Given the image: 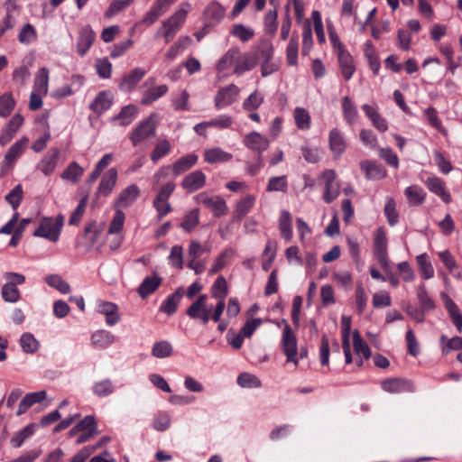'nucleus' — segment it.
I'll return each instance as SVG.
<instances>
[{
	"instance_id": "f257e3e1",
	"label": "nucleus",
	"mask_w": 462,
	"mask_h": 462,
	"mask_svg": "<svg viewBox=\"0 0 462 462\" xmlns=\"http://www.w3.org/2000/svg\"><path fill=\"white\" fill-rule=\"evenodd\" d=\"M158 115L156 113H152L147 118L139 122L129 134V139L133 146L148 145L150 140L156 135Z\"/></svg>"
},
{
	"instance_id": "f03ea898",
	"label": "nucleus",
	"mask_w": 462,
	"mask_h": 462,
	"mask_svg": "<svg viewBox=\"0 0 462 462\" xmlns=\"http://www.w3.org/2000/svg\"><path fill=\"white\" fill-rule=\"evenodd\" d=\"M212 298L217 300L213 310L212 319L214 322H219L226 307V298L228 295V286L226 278L219 275L210 289Z\"/></svg>"
},
{
	"instance_id": "7ed1b4c3",
	"label": "nucleus",
	"mask_w": 462,
	"mask_h": 462,
	"mask_svg": "<svg viewBox=\"0 0 462 462\" xmlns=\"http://www.w3.org/2000/svg\"><path fill=\"white\" fill-rule=\"evenodd\" d=\"M198 161V156L196 154H188L185 155L179 160H177L172 168L170 166L162 167L153 176V179L156 183H159L161 180L166 179L171 171H173L174 176H178L188 170H189Z\"/></svg>"
},
{
	"instance_id": "20e7f679",
	"label": "nucleus",
	"mask_w": 462,
	"mask_h": 462,
	"mask_svg": "<svg viewBox=\"0 0 462 462\" xmlns=\"http://www.w3.org/2000/svg\"><path fill=\"white\" fill-rule=\"evenodd\" d=\"M208 295L200 294L199 298L188 308L187 315L200 324L206 325L212 319L213 308L207 304Z\"/></svg>"
},
{
	"instance_id": "39448f33",
	"label": "nucleus",
	"mask_w": 462,
	"mask_h": 462,
	"mask_svg": "<svg viewBox=\"0 0 462 462\" xmlns=\"http://www.w3.org/2000/svg\"><path fill=\"white\" fill-rule=\"evenodd\" d=\"M284 324V328L282 331V352L286 356L287 362H291L295 366L299 364V359L297 357L298 354V346H297V337L291 330V326L287 323L285 319L282 320Z\"/></svg>"
},
{
	"instance_id": "423d86ee",
	"label": "nucleus",
	"mask_w": 462,
	"mask_h": 462,
	"mask_svg": "<svg viewBox=\"0 0 462 462\" xmlns=\"http://www.w3.org/2000/svg\"><path fill=\"white\" fill-rule=\"evenodd\" d=\"M97 434V423L94 417L90 415L86 416L69 431L70 436L78 435L75 440L77 444L87 442Z\"/></svg>"
},
{
	"instance_id": "0eeeda50",
	"label": "nucleus",
	"mask_w": 462,
	"mask_h": 462,
	"mask_svg": "<svg viewBox=\"0 0 462 462\" xmlns=\"http://www.w3.org/2000/svg\"><path fill=\"white\" fill-rule=\"evenodd\" d=\"M29 143V139L25 136L20 138L16 141L7 151L5 155L4 161L1 164V175H5L7 171H9L17 159L23 153L25 148L27 147Z\"/></svg>"
},
{
	"instance_id": "6e6552de",
	"label": "nucleus",
	"mask_w": 462,
	"mask_h": 462,
	"mask_svg": "<svg viewBox=\"0 0 462 462\" xmlns=\"http://www.w3.org/2000/svg\"><path fill=\"white\" fill-rule=\"evenodd\" d=\"M240 94V88L235 84H230L220 88L215 96L214 104L217 110L225 108L235 103Z\"/></svg>"
},
{
	"instance_id": "1a4fd4ad",
	"label": "nucleus",
	"mask_w": 462,
	"mask_h": 462,
	"mask_svg": "<svg viewBox=\"0 0 462 462\" xmlns=\"http://www.w3.org/2000/svg\"><path fill=\"white\" fill-rule=\"evenodd\" d=\"M374 248L378 263L382 267L386 268L388 266L387 237L383 227L376 230Z\"/></svg>"
},
{
	"instance_id": "9d476101",
	"label": "nucleus",
	"mask_w": 462,
	"mask_h": 462,
	"mask_svg": "<svg viewBox=\"0 0 462 462\" xmlns=\"http://www.w3.org/2000/svg\"><path fill=\"white\" fill-rule=\"evenodd\" d=\"M140 195V189L137 185L131 184L121 190L114 202L115 209L129 208L137 199Z\"/></svg>"
},
{
	"instance_id": "9b49d317",
	"label": "nucleus",
	"mask_w": 462,
	"mask_h": 462,
	"mask_svg": "<svg viewBox=\"0 0 462 462\" xmlns=\"http://www.w3.org/2000/svg\"><path fill=\"white\" fill-rule=\"evenodd\" d=\"M244 144L250 150L257 152V156H263V152L269 147L270 142L262 134L253 131L244 137Z\"/></svg>"
},
{
	"instance_id": "f8f14e48",
	"label": "nucleus",
	"mask_w": 462,
	"mask_h": 462,
	"mask_svg": "<svg viewBox=\"0 0 462 462\" xmlns=\"http://www.w3.org/2000/svg\"><path fill=\"white\" fill-rule=\"evenodd\" d=\"M24 118L20 114H15L5 125L0 133V145H6L23 126Z\"/></svg>"
},
{
	"instance_id": "ddd939ff",
	"label": "nucleus",
	"mask_w": 462,
	"mask_h": 462,
	"mask_svg": "<svg viewBox=\"0 0 462 462\" xmlns=\"http://www.w3.org/2000/svg\"><path fill=\"white\" fill-rule=\"evenodd\" d=\"M33 236L47 238L51 241L58 240V218L44 217L41 220L39 227Z\"/></svg>"
},
{
	"instance_id": "4468645a",
	"label": "nucleus",
	"mask_w": 462,
	"mask_h": 462,
	"mask_svg": "<svg viewBox=\"0 0 462 462\" xmlns=\"http://www.w3.org/2000/svg\"><path fill=\"white\" fill-rule=\"evenodd\" d=\"M382 389L389 393L413 392L414 386L411 381L401 378H391L381 383Z\"/></svg>"
},
{
	"instance_id": "2eb2a0df",
	"label": "nucleus",
	"mask_w": 462,
	"mask_h": 462,
	"mask_svg": "<svg viewBox=\"0 0 462 462\" xmlns=\"http://www.w3.org/2000/svg\"><path fill=\"white\" fill-rule=\"evenodd\" d=\"M258 61L256 53L245 52L243 55L238 54L236 66L233 69V73L241 76L246 71L253 69Z\"/></svg>"
},
{
	"instance_id": "dca6fc26",
	"label": "nucleus",
	"mask_w": 462,
	"mask_h": 462,
	"mask_svg": "<svg viewBox=\"0 0 462 462\" xmlns=\"http://www.w3.org/2000/svg\"><path fill=\"white\" fill-rule=\"evenodd\" d=\"M322 179L325 180L323 199L327 203H330L339 195V189L334 183L336 172L333 170H327L322 173Z\"/></svg>"
},
{
	"instance_id": "f3484780",
	"label": "nucleus",
	"mask_w": 462,
	"mask_h": 462,
	"mask_svg": "<svg viewBox=\"0 0 462 462\" xmlns=\"http://www.w3.org/2000/svg\"><path fill=\"white\" fill-rule=\"evenodd\" d=\"M116 181L117 171L115 168H111L102 176L96 194L97 196H108L113 191Z\"/></svg>"
},
{
	"instance_id": "a211bd4d",
	"label": "nucleus",
	"mask_w": 462,
	"mask_h": 462,
	"mask_svg": "<svg viewBox=\"0 0 462 462\" xmlns=\"http://www.w3.org/2000/svg\"><path fill=\"white\" fill-rule=\"evenodd\" d=\"M426 187L435 195L439 196L445 203H450L452 199L447 190L444 181L438 177H429L425 181Z\"/></svg>"
},
{
	"instance_id": "6ab92c4d",
	"label": "nucleus",
	"mask_w": 462,
	"mask_h": 462,
	"mask_svg": "<svg viewBox=\"0 0 462 462\" xmlns=\"http://www.w3.org/2000/svg\"><path fill=\"white\" fill-rule=\"evenodd\" d=\"M47 397L46 391H39L35 393H27L20 402L16 415L20 416L25 413L29 408L36 403H40Z\"/></svg>"
},
{
	"instance_id": "aec40b11",
	"label": "nucleus",
	"mask_w": 462,
	"mask_h": 462,
	"mask_svg": "<svg viewBox=\"0 0 462 462\" xmlns=\"http://www.w3.org/2000/svg\"><path fill=\"white\" fill-rule=\"evenodd\" d=\"M337 60L344 79L346 80H349L356 71V65L353 57L345 50L340 51V52L337 53Z\"/></svg>"
},
{
	"instance_id": "412c9836",
	"label": "nucleus",
	"mask_w": 462,
	"mask_h": 462,
	"mask_svg": "<svg viewBox=\"0 0 462 462\" xmlns=\"http://www.w3.org/2000/svg\"><path fill=\"white\" fill-rule=\"evenodd\" d=\"M58 164V149L51 148L49 152L39 162L36 168L48 176L54 172Z\"/></svg>"
},
{
	"instance_id": "4be33fe9",
	"label": "nucleus",
	"mask_w": 462,
	"mask_h": 462,
	"mask_svg": "<svg viewBox=\"0 0 462 462\" xmlns=\"http://www.w3.org/2000/svg\"><path fill=\"white\" fill-rule=\"evenodd\" d=\"M97 311L106 316V322L108 326H114L120 320L118 308L115 303L109 301H99Z\"/></svg>"
},
{
	"instance_id": "5701e85b",
	"label": "nucleus",
	"mask_w": 462,
	"mask_h": 462,
	"mask_svg": "<svg viewBox=\"0 0 462 462\" xmlns=\"http://www.w3.org/2000/svg\"><path fill=\"white\" fill-rule=\"evenodd\" d=\"M145 73L146 71L141 68L134 69L123 78L119 85L120 89L124 92L132 91L138 82L144 77Z\"/></svg>"
},
{
	"instance_id": "b1692460",
	"label": "nucleus",
	"mask_w": 462,
	"mask_h": 462,
	"mask_svg": "<svg viewBox=\"0 0 462 462\" xmlns=\"http://www.w3.org/2000/svg\"><path fill=\"white\" fill-rule=\"evenodd\" d=\"M95 37V32L89 25H86L81 29L77 45V51L79 55L83 56L87 53L92 46Z\"/></svg>"
},
{
	"instance_id": "393cba45",
	"label": "nucleus",
	"mask_w": 462,
	"mask_h": 462,
	"mask_svg": "<svg viewBox=\"0 0 462 462\" xmlns=\"http://www.w3.org/2000/svg\"><path fill=\"white\" fill-rule=\"evenodd\" d=\"M205 182V174L200 171H195L183 179L181 185L189 192H194L202 188Z\"/></svg>"
},
{
	"instance_id": "a878e982",
	"label": "nucleus",
	"mask_w": 462,
	"mask_h": 462,
	"mask_svg": "<svg viewBox=\"0 0 462 462\" xmlns=\"http://www.w3.org/2000/svg\"><path fill=\"white\" fill-rule=\"evenodd\" d=\"M360 168L369 180H380L386 176V170L373 161H362Z\"/></svg>"
},
{
	"instance_id": "bb28decb",
	"label": "nucleus",
	"mask_w": 462,
	"mask_h": 462,
	"mask_svg": "<svg viewBox=\"0 0 462 462\" xmlns=\"http://www.w3.org/2000/svg\"><path fill=\"white\" fill-rule=\"evenodd\" d=\"M162 279L158 274H152L143 279L138 287V293L143 299L153 293L162 284Z\"/></svg>"
},
{
	"instance_id": "cd10ccee",
	"label": "nucleus",
	"mask_w": 462,
	"mask_h": 462,
	"mask_svg": "<svg viewBox=\"0 0 462 462\" xmlns=\"http://www.w3.org/2000/svg\"><path fill=\"white\" fill-rule=\"evenodd\" d=\"M328 143L335 157H339L346 148V143L342 134L336 128L329 132Z\"/></svg>"
},
{
	"instance_id": "c85d7f7f",
	"label": "nucleus",
	"mask_w": 462,
	"mask_h": 462,
	"mask_svg": "<svg viewBox=\"0 0 462 462\" xmlns=\"http://www.w3.org/2000/svg\"><path fill=\"white\" fill-rule=\"evenodd\" d=\"M112 101L113 97L109 92L101 91L91 103L90 109L96 114L100 115L109 109L112 105Z\"/></svg>"
},
{
	"instance_id": "c756f323",
	"label": "nucleus",
	"mask_w": 462,
	"mask_h": 462,
	"mask_svg": "<svg viewBox=\"0 0 462 462\" xmlns=\"http://www.w3.org/2000/svg\"><path fill=\"white\" fill-rule=\"evenodd\" d=\"M239 49H229L218 60L216 69L218 72H224L232 67L236 66L238 58Z\"/></svg>"
},
{
	"instance_id": "7c9ffc66",
	"label": "nucleus",
	"mask_w": 462,
	"mask_h": 462,
	"mask_svg": "<svg viewBox=\"0 0 462 462\" xmlns=\"http://www.w3.org/2000/svg\"><path fill=\"white\" fill-rule=\"evenodd\" d=\"M255 199V196L249 194L239 200L234 211V220L240 221L247 213H249L254 205Z\"/></svg>"
},
{
	"instance_id": "2f4dec72",
	"label": "nucleus",
	"mask_w": 462,
	"mask_h": 462,
	"mask_svg": "<svg viewBox=\"0 0 462 462\" xmlns=\"http://www.w3.org/2000/svg\"><path fill=\"white\" fill-rule=\"evenodd\" d=\"M233 155L221 148L215 147L204 152V159L208 163L226 162L231 161Z\"/></svg>"
},
{
	"instance_id": "473e14b6",
	"label": "nucleus",
	"mask_w": 462,
	"mask_h": 462,
	"mask_svg": "<svg viewBox=\"0 0 462 462\" xmlns=\"http://www.w3.org/2000/svg\"><path fill=\"white\" fill-rule=\"evenodd\" d=\"M84 173V169L79 166L76 162H72L69 166L62 171L60 178L71 184H76L80 180Z\"/></svg>"
},
{
	"instance_id": "72a5a7b5",
	"label": "nucleus",
	"mask_w": 462,
	"mask_h": 462,
	"mask_svg": "<svg viewBox=\"0 0 462 462\" xmlns=\"http://www.w3.org/2000/svg\"><path fill=\"white\" fill-rule=\"evenodd\" d=\"M191 38L189 36H181L174 42L165 53V59L168 60H175L182 51H184L190 44Z\"/></svg>"
},
{
	"instance_id": "f704fd0d",
	"label": "nucleus",
	"mask_w": 462,
	"mask_h": 462,
	"mask_svg": "<svg viewBox=\"0 0 462 462\" xmlns=\"http://www.w3.org/2000/svg\"><path fill=\"white\" fill-rule=\"evenodd\" d=\"M36 425L30 423L14 434L10 443L14 448H20L35 432Z\"/></svg>"
},
{
	"instance_id": "c9c22d12",
	"label": "nucleus",
	"mask_w": 462,
	"mask_h": 462,
	"mask_svg": "<svg viewBox=\"0 0 462 462\" xmlns=\"http://www.w3.org/2000/svg\"><path fill=\"white\" fill-rule=\"evenodd\" d=\"M201 202L210 208L216 217H221L227 213L228 208L226 201L219 198H204Z\"/></svg>"
},
{
	"instance_id": "e433bc0d",
	"label": "nucleus",
	"mask_w": 462,
	"mask_h": 462,
	"mask_svg": "<svg viewBox=\"0 0 462 462\" xmlns=\"http://www.w3.org/2000/svg\"><path fill=\"white\" fill-rule=\"evenodd\" d=\"M404 194L411 206H419L423 203L426 193L422 188L417 185L409 186L405 189Z\"/></svg>"
},
{
	"instance_id": "4c0bfd02",
	"label": "nucleus",
	"mask_w": 462,
	"mask_h": 462,
	"mask_svg": "<svg viewBox=\"0 0 462 462\" xmlns=\"http://www.w3.org/2000/svg\"><path fill=\"white\" fill-rule=\"evenodd\" d=\"M279 229L282 236L290 242L292 238L291 215L287 210H282L279 218Z\"/></svg>"
},
{
	"instance_id": "58836bf2",
	"label": "nucleus",
	"mask_w": 462,
	"mask_h": 462,
	"mask_svg": "<svg viewBox=\"0 0 462 462\" xmlns=\"http://www.w3.org/2000/svg\"><path fill=\"white\" fill-rule=\"evenodd\" d=\"M299 36L293 32L286 49V60L289 66H296L298 63Z\"/></svg>"
},
{
	"instance_id": "ea45409f",
	"label": "nucleus",
	"mask_w": 462,
	"mask_h": 462,
	"mask_svg": "<svg viewBox=\"0 0 462 462\" xmlns=\"http://www.w3.org/2000/svg\"><path fill=\"white\" fill-rule=\"evenodd\" d=\"M92 344L97 348H106L115 341V336L106 330H97L91 337Z\"/></svg>"
},
{
	"instance_id": "a19ab883",
	"label": "nucleus",
	"mask_w": 462,
	"mask_h": 462,
	"mask_svg": "<svg viewBox=\"0 0 462 462\" xmlns=\"http://www.w3.org/2000/svg\"><path fill=\"white\" fill-rule=\"evenodd\" d=\"M342 111L345 120L349 125H354L356 123L358 119V112L356 106L347 96L342 98Z\"/></svg>"
},
{
	"instance_id": "79ce46f5",
	"label": "nucleus",
	"mask_w": 462,
	"mask_h": 462,
	"mask_svg": "<svg viewBox=\"0 0 462 462\" xmlns=\"http://www.w3.org/2000/svg\"><path fill=\"white\" fill-rule=\"evenodd\" d=\"M190 10L191 5L189 2H182L178 6L177 10L168 19L181 28Z\"/></svg>"
},
{
	"instance_id": "37998d69",
	"label": "nucleus",
	"mask_w": 462,
	"mask_h": 462,
	"mask_svg": "<svg viewBox=\"0 0 462 462\" xmlns=\"http://www.w3.org/2000/svg\"><path fill=\"white\" fill-rule=\"evenodd\" d=\"M182 289L180 288L174 293L169 296L166 299V300L162 304L160 308L161 311L168 315H172L176 311L177 307L182 298Z\"/></svg>"
},
{
	"instance_id": "c03bdc74",
	"label": "nucleus",
	"mask_w": 462,
	"mask_h": 462,
	"mask_svg": "<svg viewBox=\"0 0 462 462\" xmlns=\"http://www.w3.org/2000/svg\"><path fill=\"white\" fill-rule=\"evenodd\" d=\"M364 55L367 60L370 69L374 74H377L380 69V62L376 54V51L370 41L365 43Z\"/></svg>"
},
{
	"instance_id": "a18cd8bd",
	"label": "nucleus",
	"mask_w": 462,
	"mask_h": 462,
	"mask_svg": "<svg viewBox=\"0 0 462 462\" xmlns=\"http://www.w3.org/2000/svg\"><path fill=\"white\" fill-rule=\"evenodd\" d=\"M49 71L46 68H42L35 75L33 83V91L41 94L48 93Z\"/></svg>"
},
{
	"instance_id": "49530a36",
	"label": "nucleus",
	"mask_w": 462,
	"mask_h": 462,
	"mask_svg": "<svg viewBox=\"0 0 462 462\" xmlns=\"http://www.w3.org/2000/svg\"><path fill=\"white\" fill-rule=\"evenodd\" d=\"M180 30V28L179 26L167 19L162 23L161 28L157 31L156 36H162L165 42L168 43L173 40Z\"/></svg>"
},
{
	"instance_id": "de8ad7c7",
	"label": "nucleus",
	"mask_w": 462,
	"mask_h": 462,
	"mask_svg": "<svg viewBox=\"0 0 462 462\" xmlns=\"http://www.w3.org/2000/svg\"><path fill=\"white\" fill-rule=\"evenodd\" d=\"M168 92L166 85H159L149 88L143 97L142 98L143 105H150L160 97H163Z\"/></svg>"
},
{
	"instance_id": "09e8293b",
	"label": "nucleus",
	"mask_w": 462,
	"mask_h": 462,
	"mask_svg": "<svg viewBox=\"0 0 462 462\" xmlns=\"http://www.w3.org/2000/svg\"><path fill=\"white\" fill-rule=\"evenodd\" d=\"M273 51L274 49L272 42L268 40H262L259 42L254 53L257 54L258 60L260 59L262 62H265L273 60Z\"/></svg>"
},
{
	"instance_id": "8fccbe9b",
	"label": "nucleus",
	"mask_w": 462,
	"mask_h": 462,
	"mask_svg": "<svg viewBox=\"0 0 462 462\" xmlns=\"http://www.w3.org/2000/svg\"><path fill=\"white\" fill-rule=\"evenodd\" d=\"M165 11L166 10L155 1L149 11L144 14L140 23L150 26L153 24Z\"/></svg>"
},
{
	"instance_id": "3c124183",
	"label": "nucleus",
	"mask_w": 462,
	"mask_h": 462,
	"mask_svg": "<svg viewBox=\"0 0 462 462\" xmlns=\"http://www.w3.org/2000/svg\"><path fill=\"white\" fill-rule=\"evenodd\" d=\"M137 114V107L134 105L124 106L117 116H114V121H118L120 125H129Z\"/></svg>"
},
{
	"instance_id": "603ef678",
	"label": "nucleus",
	"mask_w": 462,
	"mask_h": 462,
	"mask_svg": "<svg viewBox=\"0 0 462 462\" xmlns=\"http://www.w3.org/2000/svg\"><path fill=\"white\" fill-rule=\"evenodd\" d=\"M15 100L10 92L4 93L0 96V117H7L15 106Z\"/></svg>"
},
{
	"instance_id": "864d4df0",
	"label": "nucleus",
	"mask_w": 462,
	"mask_h": 462,
	"mask_svg": "<svg viewBox=\"0 0 462 462\" xmlns=\"http://www.w3.org/2000/svg\"><path fill=\"white\" fill-rule=\"evenodd\" d=\"M295 124L300 130H309L310 128V113L302 107H296L293 112Z\"/></svg>"
},
{
	"instance_id": "5fc2aeb1",
	"label": "nucleus",
	"mask_w": 462,
	"mask_h": 462,
	"mask_svg": "<svg viewBox=\"0 0 462 462\" xmlns=\"http://www.w3.org/2000/svg\"><path fill=\"white\" fill-rule=\"evenodd\" d=\"M225 12V8L219 3L212 2L207 6L205 15L213 23H219L223 19Z\"/></svg>"
},
{
	"instance_id": "6e6d98bb",
	"label": "nucleus",
	"mask_w": 462,
	"mask_h": 462,
	"mask_svg": "<svg viewBox=\"0 0 462 462\" xmlns=\"http://www.w3.org/2000/svg\"><path fill=\"white\" fill-rule=\"evenodd\" d=\"M172 353V346L166 340L156 342L152 348V355L156 358H166L171 356Z\"/></svg>"
},
{
	"instance_id": "4d7b16f0",
	"label": "nucleus",
	"mask_w": 462,
	"mask_h": 462,
	"mask_svg": "<svg viewBox=\"0 0 462 462\" xmlns=\"http://www.w3.org/2000/svg\"><path fill=\"white\" fill-rule=\"evenodd\" d=\"M230 33L243 42L250 41L254 36V31L251 27L245 26L241 23L234 24Z\"/></svg>"
},
{
	"instance_id": "13d9d810",
	"label": "nucleus",
	"mask_w": 462,
	"mask_h": 462,
	"mask_svg": "<svg viewBox=\"0 0 462 462\" xmlns=\"http://www.w3.org/2000/svg\"><path fill=\"white\" fill-rule=\"evenodd\" d=\"M417 264L421 276L428 280L434 276V269L431 263L429 261L427 254H421L416 257Z\"/></svg>"
},
{
	"instance_id": "bf43d9fd",
	"label": "nucleus",
	"mask_w": 462,
	"mask_h": 462,
	"mask_svg": "<svg viewBox=\"0 0 462 462\" xmlns=\"http://www.w3.org/2000/svg\"><path fill=\"white\" fill-rule=\"evenodd\" d=\"M353 346L356 355H363L365 359L371 356V351L366 342L361 337L359 332L355 330L353 333Z\"/></svg>"
},
{
	"instance_id": "052dcab7",
	"label": "nucleus",
	"mask_w": 462,
	"mask_h": 462,
	"mask_svg": "<svg viewBox=\"0 0 462 462\" xmlns=\"http://www.w3.org/2000/svg\"><path fill=\"white\" fill-rule=\"evenodd\" d=\"M384 215L387 218L388 224L391 226H395L399 221V214L396 210V202L393 198H387L383 208Z\"/></svg>"
},
{
	"instance_id": "680f3d73",
	"label": "nucleus",
	"mask_w": 462,
	"mask_h": 462,
	"mask_svg": "<svg viewBox=\"0 0 462 462\" xmlns=\"http://www.w3.org/2000/svg\"><path fill=\"white\" fill-rule=\"evenodd\" d=\"M20 346L23 352L32 354L38 350L39 342L32 334L26 332L20 337Z\"/></svg>"
},
{
	"instance_id": "e2e57ef3",
	"label": "nucleus",
	"mask_w": 462,
	"mask_h": 462,
	"mask_svg": "<svg viewBox=\"0 0 462 462\" xmlns=\"http://www.w3.org/2000/svg\"><path fill=\"white\" fill-rule=\"evenodd\" d=\"M263 95L261 92L255 90L244 100L242 106L245 111H254L261 106V105L263 103Z\"/></svg>"
},
{
	"instance_id": "0e129e2a",
	"label": "nucleus",
	"mask_w": 462,
	"mask_h": 462,
	"mask_svg": "<svg viewBox=\"0 0 462 462\" xmlns=\"http://www.w3.org/2000/svg\"><path fill=\"white\" fill-rule=\"evenodd\" d=\"M17 37L21 43L27 45L36 41L37 32L31 23H26L20 30Z\"/></svg>"
},
{
	"instance_id": "69168bd1",
	"label": "nucleus",
	"mask_w": 462,
	"mask_h": 462,
	"mask_svg": "<svg viewBox=\"0 0 462 462\" xmlns=\"http://www.w3.org/2000/svg\"><path fill=\"white\" fill-rule=\"evenodd\" d=\"M1 296L5 301L14 303L20 300L21 294L17 287L11 283H5L1 290Z\"/></svg>"
},
{
	"instance_id": "338daca9",
	"label": "nucleus",
	"mask_w": 462,
	"mask_h": 462,
	"mask_svg": "<svg viewBox=\"0 0 462 462\" xmlns=\"http://www.w3.org/2000/svg\"><path fill=\"white\" fill-rule=\"evenodd\" d=\"M288 188L287 177L285 175L272 177L269 179L266 190L268 192L282 191L285 192Z\"/></svg>"
},
{
	"instance_id": "774afa93",
	"label": "nucleus",
	"mask_w": 462,
	"mask_h": 462,
	"mask_svg": "<svg viewBox=\"0 0 462 462\" xmlns=\"http://www.w3.org/2000/svg\"><path fill=\"white\" fill-rule=\"evenodd\" d=\"M92 389L96 395L106 397L114 392V385L109 379H105L95 383Z\"/></svg>"
}]
</instances>
